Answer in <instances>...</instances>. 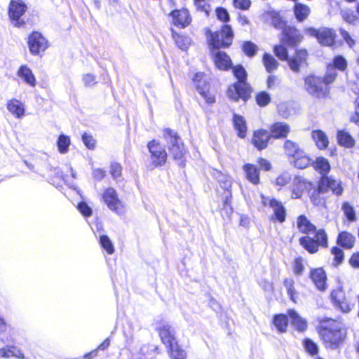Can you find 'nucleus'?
<instances>
[{"instance_id": "17", "label": "nucleus", "mask_w": 359, "mask_h": 359, "mask_svg": "<svg viewBox=\"0 0 359 359\" xmlns=\"http://www.w3.org/2000/svg\"><path fill=\"white\" fill-rule=\"evenodd\" d=\"M262 198L264 205H266V201H269V206L273 208L275 219L280 223L284 222L286 217V209L283 203L275 198H266L263 195H262Z\"/></svg>"}, {"instance_id": "58", "label": "nucleus", "mask_w": 359, "mask_h": 359, "mask_svg": "<svg viewBox=\"0 0 359 359\" xmlns=\"http://www.w3.org/2000/svg\"><path fill=\"white\" fill-rule=\"evenodd\" d=\"M332 254L334 257V261L337 265L341 264L343 262L344 254L343 250L339 247H333L331 250Z\"/></svg>"}, {"instance_id": "8", "label": "nucleus", "mask_w": 359, "mask_h": 359, "mask_svg": "<svg viewBox=\"0 0 359 359\" xmlns=\"http://www.w3.org/2000/svg\"><path fill=\"white\" fill-rule=\"evenodd\" d=\"M305 33L311 36L316 37L322 46H331L335 42L336 32L334 29L327 27L316 29L307 27Z\"/></svg>"}, {"instance_id": "60", "label": "nucleus", "mask_w": 359, "mask_h": 359, "mask_svg": "<svg viewBox=\"0 0 359 359\" xmlns=\"http://www.w3.org/2000/svg\"><path fill=\"white\" fill-rule=\"evenodd\" d=\"M290 180V174L287 172H284L276 178V184L280 187H283L289 183Z\"/></svg>"}, {"instance_id": "50", "label": "nucleus", "mask_w": 359, "mask_h": 359, "mask_svg": "<svg viewBox=\"0 0 359 359\" xmlns=\"http://www.w3.org/2000/svg\"><path fill=\"white\" fill-rule=\"evenodd\" d=\"M333 69H337L340 71H344L347 67V61L342 55H337L333 58L332 65Z\"/></svg>"}, {"instance_id": "43", "label": "nucleus", "mask_w": 359, "mask_h": 359, "mask_svg": "<svg viewBox=\"0 0 359 359\" xmlns=\"http://www.w3.org/2000/svg\"><path fill=\"white\" fill-rule=\"evenodd\" d=\"M70 144L71 141L69 136L64 134L59 135L57 141V145L60 154H66L69 150Z\"/></svg>"}, {"instance_id": "51", "label": "nucleus", "mask_w": 359, "mask_h": 359, "mask_svg": "<svg viewBox=\"0 0 359 359\" xmlns=\"http://www.w3.org/2000/svg\"><path fill=\"white\" fill-rule=\"evenodd\" d=\"M242 50L248 57H253L257 51V46L252 41H245L242 46Z\"/></svg>"}, {"instance_id": "20", "label": "nucleus", "mask_w": 359, "mask_h": 359, "mask_svg": "<svg viewBox=\"0 0 359 359\" xmlns=\"http://www.w3.org/2000/svg\"><path fill=\"white\" fill-rule=\"evenodd\" d=\"M15 334H17V330L8 325L4 319L0 316V341L3 343L14 342Z\"/></svg>"}, {"instance_id": "22", "label": "nucleus", "mask_w": 359, "mask_h": 359, "mask_svg": "<svg viewBox=\"0 0 359 359\" xmlns=\"http://www.w3.org/2000/svg\"><path fill=\"white\" fill-rule=\"evenodd\" d=\"M310 185L304 177L301 176H295L292 181V198H300L305 190L308 189Z\"/></svg>"}, {"instance_id": "36", "label": "nucleus", "mask_w": 359, "mask_h": 359, "mask_svg": "<svg viewBox=\"0 0 359 359\" xmlns=\"http://www.w3.org/2000/svg\"><path fill=\"white\" fill-rule=\"evenodd\" d=\"M7 109L17 118H21L25 114V108L23 104L17 100H9L7 103Z\"/></svg>"}, {"instance_id": "48", "label": "nucleus", "mask_w": 359, "mask_h": 359, "mask_svg": "<svg viewBox=\"0 0 359 359\" xmlns=\"http://www.w3.org/2000/svg\"><path fill=\"white\" fill-rule=\"evenodd\" d=\"M170 359H186L187 352L180 346H174L168 351Z\"/></svg>"}, {"instance_id": "61", "label": "nucleus", "mask_w": 359, "mask_h": 359, "mask_svg": "<svg viewBox=\"0 0 359 359\" xmlns=\"http://www.w3.org/2000/svg\"><path fill=\"white\" fill-rule=\"evenodd\" d=\"M215 11L217 17L219 20L224 22L229 21V14L226 8L219 7L216 9Z\"/></svg>"}, {"instance_id": "41", "label": "nucleus", "mask_w": 359, "mask_h": 359, "mask_svg": "<svg viewBox=\"0 0 359 359\" xmlns=\"http://www.w3.org/2000/svg\"><path fill=\"white\" fill-rule=\"evenodd\" d=\"M312 160L304 151H302L301 155H297L294 158V165L299 169L307 168L309 165H312Z\"/></svg>"}, {"instance_id": "4", "label": "nucleus", "mask_w": 359, "mask_h": 359, "mask_svg": "<svg viewBox=\"0 0 359 359\" xmlns=\"http://www.w3.org/2000/svg\"><path fill=\"white\" fill-rule=\"evenodd\" d=\"M214 176L217 179L219 187L224 190L223 194V210L226 211L227 215H230L233 212L231 204L232 197L231 191L232 185L231 180L228 175L216 170L214 171Z\"/></svg>"}, {"instance_id": "37", "label": "nucleus", "mask_w": 359, "mask_h": 359, "mask_svg": "<svg viewBox=\"0 0 359 359\" xmlns=\"http://www.w3.org/2000/svg\"><path fill=\"white\" fill-rule=\"evenodd\" d=\"M311 13L310 8L303 4L296 3L294 6V13L299 22L305 20Z\"/></svg>"}, {"instance_id": "1", "label": "nucleus", "mask_w": 359, "mask_h": 359, "mask_svg": "<svg viewBox=\"0 0 359 359\" xmlns=\"http://www.w3.org/2000/svg\"><path fill=\"white\" fill-rule=\"evenodd\" d=\"M318 334L326 348L337 349L346 337V329L341 322L324 318L319 320Z\"/></svg>"}, {"instance_id": "26", "label": "nucleus", "mask_w": 359, "mask_h": 359, "mask_svg": "<svg viewBox=\"0 0 359 359\" xmlns=\"http://www.w3.org/2000/svg\"><path fill=\"white\" fill-rule=\"evenodd\" d=\"M17 75L22 79L24 82L31 87H35L36 85V80L32 69L27 65H21L18 72Z\"/></svg>"}, {"instance_id": "62", "label": "nucleus", "mask_w": 359, "mask_h": 359, "mask_svg": "<svg viewBox=\"0 0 359 359\" xmlns=\"http://www.w3.org/2000/svg\"><path fill=\"white\" fill-rule=\"evenodd\" d=\"M77 208L84 217H88L92 215L93 211L91 208L83 201L78 204Z\"/></svg>"}, {"instance_id": "40", "label": "nucleus", "mask_w": 359, "mask_h": 359, "mask_svg": "<svg viewBox=\"0 0 359 359\" xmlns=\"http://www.w3.org/2000/svg\"><path fill=\"white\" fill-rule=\"evenodd\" d=\"M273 323L280 332H285L288 324L287 316L282 313L275 315Z\"/></svg>"}, {"instance_id": "10", "label": "nucleus", "mask_w": 359, "mask_h": 359, "mask_svg": "<svg viewBox=\"0 0 359 359\" xmlns=\"http://www.w3.org/2000/svg\"><path fill=\"white\" fill-rule=\"evenodd\" d=\"M102 198L107 208L117 215L124 212V203L118 198L117 191L112 187L104 190Z\"/></svg>"}, {"instance_id": "6", "label": "nucleus", "mask_w": 359, "mask_h": 359, "mask_svg": "<svg viewBox=\"0 0 359 359\" xmlns=\"http://www.w3.org/2000/svg\"><path fill=\"white\" fill-rule=\"evenodd\" d=\"M304 83L306 91L313 97H324L329 93V87L319 76H308L305 78Z\"/></svg>"}, {"instance_id": "35", "label": "nucleus", "mask_w": 359, "mask_h": 359, "mask_svg": "<svg viewBox=\"0 0 359 359\" xmlns=\"http://www.w3.org/2000/svg\"><path fill=\"white\" fill-rule=\"evenodd\" d=\"M325 193L326 191L319 182L317 189L313 190L310 196L312 203L318 206L324 205L325 203V198L322 195Z\"/></svg>"}, {"instance_id": "11", "label": "nucleus", "mask_w": 359, "mask_h": 359, "mask_svg": "<svg viewBox=\"0 0 359 359\" xmlns=\"http://www.w3.org/2000/svg\"><path fill=\"white\" fill-rule=\"evenodd\" d=\"M147 148L150 153V160L153 168L163 165L167 159V153L164 147L158 142L153 140L148 142Z\"/></svg>"}, {"instance_id": "46", "label": "nucleus", "mask_w": 359, "mask_h": 359, "mask_svg": "<svg viewBox=\"0 0 359 359\" xmlns=\"http://www.w3.org/2000/svg\"><path fill=\"white\" fill-rule=\"evenodd\" d=\"M341 209L349 222H354L356 219L355 212L353 207L348 202L342 204Z\"/></svg>"}, {"instance_id": "24", "label": "nucleus", "mask_w": 359, "mask_h": 359, "mask_svg": "<svg viewBox=\"0 0 359 359\" xmlns=\"http://www.w3.org/2000/svg\"><path fill=\"white\" fill-rule=\"evenodd\" d=\"M310 278L319 290L326 289L327 276L322 268L312 269L310 272Z\"/></svg>"}, {"instance_id": "64", "label": "nucleus", "mask_w": 359, "mask_h": 359, "mask_svg": "<svg viewBox=\"0 0 359 359\" xmlns=\"http://www.w3.org/2000/svg\"><path fill=\"white\" fill-rule=\"evenodd\" d=\"M278 114L283 118H287L290 115L288 104L283 102L278 106Z\"/></svg>"}, {"instance_id": "19", "label": "nucleus", "mask_w": 359, "mask_h": 359, "mask_svg": "<svg viewBox=\"0 0 359 359\" xmlns=\"http://www.w3.org/2000/svg\"><path fill=\"white\" fill-rule=\"evenodd\" d=\"M170 15L172 18L174 25L179 28L186 27L191 21L189 11L186 8L175 10L171 12Z\"/></svg>"}, {"instance_id": "56", "label": "nucleus", "mask_w": 359, "mask_h": 359, "mask_svg": "<svg viewBox=\"0 0 359 359\" xmlns=\"http://www.w3.org/2000/svg\"><path fill=\"white\" fill-rule=\"evenodd\" d=\"M122 172V167L118 163H112L110 165V173L116 182L120 180Z\"/></svg>"}, {"instance_id": "44", "label": "nucleus", "mask_w": 359, "mask_h": 359, "mask_svg": "<svg viewBox=\"0 0 359 359\" xmlns=\"http://www.w3.org/2000/svg\"><path fill=\"white\" fill-rule=\"evenodd\" d=\"M263 62L268 72L275 71L278 66L277 60L270 54L265 53L263 56Z\"/></svg>"}, {"instance_id": "47", "label": "nucleus", "mask_w": 359, "mask_h": 359, "mask_svg": "<svg viewBox=\"0 0 359 359\" xmlns=\"http://www.w3.org/2000/svg\"><path fill=\"white\" fill-rule=\"evenodd\" d=\"M315 237L313 238L318 246L327 247V236L325 230H316Z\"/></svg>"}, {"instance_id": "12", "label": "nucleus", "mask_w": 359, "mask_h": 359, "mask_svg": "<svg viewBox=\"0 0 359 359\" xmlns=\"http://www.w3.org/2000/svg\"><path fill=\"white\" fill-rule=\"evenodd\" d=\"M197 92L203 97L208 104H212L215 102L213 95L209 92L210 86L203 73L195 74L194 79Z\"/></svg>"}, {"instance_id": "54", "label": "nucleus", "mask_w": 359, "mask_h": 359, "mask_svg": "<svg viewBox=\"0 0 359 359\" xmlns=\"http://www.w3.org/2000/svg\"><path fill=\"white\" fill-rule=\"evenodd\" d=\"M292 270L296 276H301L304 271V260L301 257L294 259L292 264Z\"/></svg>"}, {"instance_id": "7", "label": "nucleus", "mask_w": 359, "mask_h": 359, "mask_svg": "<svg viewBox=\"0 0 359 359\" xmlns=\"http://www.w3.org/2000/svg\"><path fill=\"white\" fill-rule=\"evenodd\" d=\"M156 330L158 332L161 341L168 348V351L174 346H180L175 339V330L167 321L161 320L157 322Z\"/></svg>"}, {"instance_id": "25", "label": "nucleus", "mask_w": 359, "mask_h": 359, "mask_svg": "<svg viewBox=\"0 0 359 359\" xmlns=\"http://www.w3.org/2000/svg\"><path fill=\"white\" fill-rule=\"evenodd\" d=\"M290 130V126L284 122H276L270 127V135L275 139L286 137Z\"/></svg>"}, {"instance_id": "57", "label": "nucleus", "mask_w": 359, "mask_h": 359, "mask_svg": "<svg viewBox=\"0 0 359 359\" xmlns=\"http://www.w3.org/2000/svg\"><path fill=\"white\" fill-rule=\"evenodd\" d=\"M276 55L281 60H286L288 58L287 50L282 45H276L273 48Z\"/></svg>"}, {"instance_id": "14", "label": "nucleus", "mask_w": 359, "mask_h": 359, "mask_svg": "<svg viewBox=\"0 0 359 359\" xmlns=\"http://www.w3.org/2000/svg\"><path fill=\"white\" fill-rule=\"evenodd\" d=\"M331 299L334 306L341 312L348 313L351 310L352 305L345 297L344 292L342 290L338 289L333 290L331 293Z\"/></svg>"}, {"instance_id": "23", "label": "nucleus", "mask_w": 359, "mask_h": 359, "mask_svg": "<svg viewBox=\"0 0 359 359\" xmlns=\"http://www.w3.org/2000/svg\"><path fill=\"white\" fill-rule=\"evenodd\" d=\"M216 67L222 70H227L231 67L232 62L229 56L223 51L216 50L212 53Z\"/></svg>"}, {"instance_id": "9", "label": "nucleus", "mask_w": 359, "mask_h": 359, "mask_svg": "<svg viewBox=\"0 0 359 359\" xmlns=\"http://www.w3.org/2000/svg\"><path fill=\"white\" fill-rule=\"evenodd\" d=\"M27 9L25 3L22 0H11L8 6V16L13 26L21 27L25 22L20 19Z\"/></svg>"}, {"instance_id": "27", "label": "nucleus", "mask_w": 359, "mask_h": 359, "mask_svg": "<svg viewBox=\"0 0 359 359\" xmlns=\"http://www.w3.org/2000/svg\"><path fill=\"white\" fill-rule=\"evenodd\" d=\"M287 316L290 318L291 323L299 332H304L308 327L307 321L302 318L294 309L287 311Z\"/></svg>"}, {"instance_id": "59", "label": "nucleus", "mask_w": 359, "mask_h": 359, "mask_svg": "<svg viewBox=\"0 0 359 359\" xmlns=\"http://www.w3.org/2000/svg\"><path fill=\"white\" fill-rule=\"evenodd\" d=\"M341 14L343 19L348 23H353L357 20L356 15L351 10H343Z\"/></svg>"}, {"instance_id": "49", "label": "nucleus", "mask_w": 359, "mask_h": 359, "mask_svg": "<svg viewBox=\"0 0 359 359\" xmlns=\"http://www.w3.org/2000/svg\"><path fill=\"white\" fill-rule=\"evenodd\" d=\"M100 243L103 249L106 250V252L111 255L114 252V245L109 239V238L106 235H102L100 237Z\"/></svg>"}, {"instance_id": "45", "label": "nucleus", "mask_w": 359, "mask_h": 359, "mask_svg": "<svg viewBox=\"0 0 359 359\" xmlns=\"http://www.w3.org/2000/svg\"><path fill=\"white\" fill-rule=\"evenodd\" d=\"M294 281L291 278H287L283 281V285L287 290V292L288 296L290 297V299L294 302H296L295 299V295L297 294L295 290H294Z\"/></svg>"}, {"instance_id": "21", "label": "nucleus", "mask_w": 359, "mask_h": 359, "mask_svg": "<svg viewBox=\"0 0 359 359\" xmlns=\"http://www.w3.org/2000/svg\"><path fill=\"white\" fill-rule=\"evenodd\" d=\"M16 337V334L14 336ZM16 343V339L15 338L14 342L12 343H3L0 341V346L1 344H5V347L0 348V355L2 358H8L11 357H15L18 358H24V354L14 344Z\"/></svg>"}, {"instance_id": "33", "label": "nucleus", "mask_w": 359, "mask_h": 359, "mask_svg": "<svg viewBox=\"0 0 359 359\" xmlns=\"http://www.w3.org/2000/svg\"><path fill=\"white\" fill-rule=\"evenodd\" d=\"M233 123L235 130L238 132V136L241 138H244L246 136L247 126L246 121L241 115L233 114Z\"/></svg>"}, {"instance_id": "15", "label": "nucleus", "mask_w": 359, "mask_h": 359, "mask_svg": "<svg viewBox=\"0 0 359 359\" xmlns=\"http://www.w3.org/2000/svg\"><path fill=\"white\" fill-rule=\"evenodd\" d=\"M271 138V135L268 130L259 129L254 131L251 142L256 149L261 151L268 147Z\"/></svg>"}, {"instance_id": "3", "label": "nucleus", "mask_w": 359, "mask_h": 359, "mask_svg": "<svg viewBox=\"0 0 359 359\" xmlns=\"http://www.w3.org/2000/svg\"><path fill=\"white\" fill-rule=\"evenodd\" d=\"M163 137L173 158L176 160L182 159L185 154V149L184 144L177 133L170 128H165L163 130Z\"/></svg>"}, {"instance_id": "13", "label": "nucleus", "mask_w": 359, "mask_h": 359, "mask_svg": "<svg viewBox=\"0 0 359 359\" xmlns=\"http://www.w3.org/2000/svg\"><path fill=\"white\" fill-rule=\"evenodd\" d=\"M28 46L31 54L39 55L45 51L48 46L47 39L39 32H33L28 38Z\"/></svg>"}, {"instance_id": "5", "label": "nucleus", "mask_w": 359, "mask_h": 359, "mask_svg": "<svg viewBox=\"0 0 359 359\" xmlns=\"http://www.w3.org/2000/svg\"><path fill=\"white\" fill-rule=\"evenodd\" d=\"M233 33L229 25H224L222 29L212 33L210 37V44L215 49L229 47L233 41Z\"/></svg>"}, {"instance_id": "2", "label": "nucleus", "mask_w": 359, "mask_h": 359, "mask_svg": "<svg viewBox=\"0 0 359 359\" xmlns=\"http://www.w3.org/2000/svg\"><path fill=\"white\" fill-rule=\"evenodd\" d=\"M233 73L238 81L229 87L228 96L234 101L239 99L246 101L250 95V86L246 82L247 72L241 65H238L233 68Z\"/></svg>"}, {"instance_id": "52", "label": "nucleus", "mask_w": 359, "mask_h": 359, "mask_svg": "<svg viewBox=\"0 0 359 359\" xmlns=\"http://www.w3.org/2000/svg\"><path fill=\"white\" fill-rule=\"evenodd\" d=\"M257 104L260 107H266L271 102V96L266 91H262L256 95Z\"/></svg>"}, {"instance_id": "30", "label": "nucleus", "mask_w": 359, "mask_h": 359, "mask_svg": "<svg viewBox=\"0 0 359 359\" xmlns=\"http://www.w3.org/2000/svg\"><path fill=\"white\" fill-rule=\"evenodd\" d=\"M338 144L344 147L351 149L355 145V140L348 132L344 130H338L337 133Z\"/></svg>"}, {"instance_id": "32", "label": "nucleus", "mask_w": 359, "mask_h": 359, "mask_svg": "<svg viewBox=\"0 0 359 359\" xmlns=\"http://www.w3.org/2000/svg\"><path fill=\"white\" fill-rule=\"evenodd\" d=\"M243 170L248 180L253 184H257L259 182V171L256 165L247 163L243 165Z\"/></svg>"}, {"instance_id": "16", "label": "nucleus", "mask_w": 359, "mask_h": 359, "mask_svg": "<svg viewBox=\"0 0 359 359\" xmlns=\"http://www.w3.org/2000/svg\"><path fill=\"white\" fill-rule=\"evenodd\" d=\"M319 182L326 193L331 190L337 196L342 194L344 188L340 180L334 179L332 176H321Z\"/></svg>"}, {"instance_id": "55", "label": "nucleus", "mask_w": 359, "mask_h": 359, "mask_svg": "<svg viewBox=\"0 0 359 359\" xmlns=\"http://www.w3.org/2000/svg\"><path fill=\"white\" fill-rule=\"evenodd\" d=\"M337 72L335 69L332 68V66L331 65H329L327 66V72L322 79L328 87V85L332 83L335 80Z\"/></svg>"}, {"instance_id": "18", "label": "nucleus", "mask_w": 359, "mask_h": 359, "mask_svg": "<svg viewBox=\"0 0 359 359\" xmlns=\"http://www.w3.org/2000/svg\"><path fill=\"white\" fill-rule=\"evenodd\" d=\"M302 36L293 27H285L283 31L282 42L287 46H294L302 41Z\"/></svg>"}, {"instance_id": "53", "label": "nucleus", "mask_w": 359, "mask_h": 359, "mask_svg": "<svg viewBox=\"0 0 359 359\" xmlns=\"http://www.w3.org/2000/svg\"><path fill=\"white\" fill-rule=\"evenodd\" d=\"M304 346L306 351L311 355H315L318 353V346L317 344L310 339H304Z\"/></svg>"}, {"instance_id": "28", "label": "nucleus", "mask_w": 359, "mask_h": 359, "mask_svg": "<svg viewBox=\"0 0 359 359\" xmlns=\"http://www.w3.org/2000/svg\"><path fill=\"white\" fill-rule=\"evenodd\" d=\"M297 226L301 233L306 235L316 230V226L304 215H301L297 217Z\"/></svg>"}, {"instance_id": "31", "label": "nucleus", "mask_w": 359, "mask_h": 359, "mask_svg": "<svg viewBox=\"0 0 359 359\" xmlns=\"http://www.w3.org/2000/svg\"><path fill=\"white\" fill-rule=\"evenodd\" d=\"M313 168L318 171L322 176H328L330 170V164L328 160L323 156H319L312 162Z\"/></svg>"}, {"instance_id": "34", "label": "nucleus", "mask_w": 359, "mask_h": 359, "mask_svg": "<svg viewBox=\"0 0 359 359\" xmlns=\"http://www.w3.org/2000/svg\"><path fill=\"white\" fill-rule=\"evenodd\" d=\"M312 138L319 149H325L329 144L326 134L321 130H315L312 132Z\"/></svg>"}, {"instance_id": "38", "label": "nucleus", "mask_w": 359, "mask_h": 359, "mask_svg": "<svg viewBox=\"0 0 359 359\" xmlns=\"http://www.w3.org/2000/svg\"><path fill=\"white\" fill-rule=\"evenodd\" d=\"M299 244L309 252L316 253L318 251V245L313 238L308 236H302L299 238Z\"/></svg>"}, {"instance_id": "42", "label": "nucleus", "mask_w": 359, "mask_h": 359, "mask_svg": "<svg viewBox=\"0 0 359 359\" xmlns=\"http://www.w3.org/2000/svg\"><path fill=\"white\" fill-rule=\"evenodd\" d=\"M172 38L175 39L176 45L182 50H187L190 45L191 39L187 36L178 34L172 30Z\"/></svg>"}, {"instance_id": "63", "label": "nucleus", "mask_w": 359, "mask_h": 359, "mask_svg": "<svg viewBox=\"0 0 359 359\" xmlns=\"http://www.w3.org/2000/svg\"><path fill=\"white\" fill-rule=\"evenodd\" d=\"M82 141L87 148L93 149L95 145V140L91 135L84 133L82 135Z\"/></svg>"}, {"instance_id": "39", "label": "nucleus", "mask_w": 359, "mask_h": 359, "mask_svg": "<svg viewBox=\"0 0 359 359\" xmlns=\"http://www.w3.org/2000/svg\"><path fill=\"white\" fill-rule=\"evenodd\" d=\"M283 147L285 154L293 158L297 155H301L302 151H303L300 149L297 143L289 140L285 142Z\"/></svg>"}, {"instance_id": "29", "label": "nucleus", "mask_w": 359, "mask_h": 359, "mask_svg": "<svg viewBox=\"0 0 359 359\" xmlns=\"http://www.w3.org/2000/svg\"><path fill=\"white\" fill-rule=\"evenodd\" d=\"M355 237L348 231L339 233L337 243L344 249L350 250L354 246Z\"/></svg>"}]
</instances>
